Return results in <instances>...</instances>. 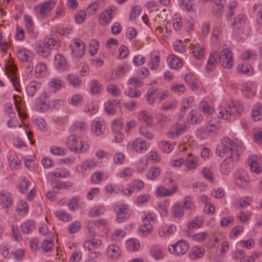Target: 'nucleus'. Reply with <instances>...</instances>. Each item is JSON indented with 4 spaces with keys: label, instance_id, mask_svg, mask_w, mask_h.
Here are the masks:
<instances>
[{
    "label": "nucleus",
    "instance_id": "nucleus-1",
    "mask_svg": "<svg viewBox=\"0 0 262 262\" xmlns=\"http://www.w3.org/2000/svg\"><path fill=\"white\" fill-rule=\"evenodd\" d=\"M216 153L222 157L227 155V157L233 158L235 161L239 159V154L235 148V143L228 137L222 139L221 144L216 149Z\"/></svg>",
    "mask_w": 262,
    "mask_h": 262
},
{
    "label": "nucleus",
    "instance_id": "nucleus-2",
    "mask_svg": "<svg viewBox=\"0 0 262 262\" xmlns=\"http://www.w3.org/2000/svg\"><path fill=\"white\" fill-rule=\"evenodd\" d=\"M243 111V106L238 102H231L228 104L227 108L220 107L217 109L216 114L217 117L227 119L229 118L235 119L239 116Z\"/></svg>",
    "mask_w": 262,
    "mask_h": 262
},
{
    "label": "nucleus",
    "instance_id": "nucleus-3",
    "mask_svg": "<svg viewBox=\"0 0 262 262\" xmlns=\"http://www.w3.org/2000/svg\"><path fill=\"white\" fill-rule=\"evenodd\" d=\"M67 146L71 150L75 152H85L88 148V145L84 144L79 138L74 135L67 139Z\"/></svg>",
    "mask_w": 262,
    "mask_h": 262
},
{
    "label": "nucleus",
    "instance_id": "nucleus-4",
    "mask_svg": "<svg viewBox=\"0 0 262 262\" xmlns=\"http://www.w3.org/2000/svg\"><path fill=\"white\" fill-rule=\"evenodd\" d=\"M56 4V0H46L34 7L35 12L38 17L44 18L47 17V13L55 6Z\"/></svg>",
    "mask_w": 262,
    "mask_h": 262
},
{
    "label": "nucleus",
    "instance_id": "nucleus-5",
    "mask_svg": "<svg viewBox=\"0 0 262 262\" xmlns=\"http://www.w3.org/2000/svg\"><path fill=\"white\" fill-rule=\"evenodd\" d=\"M221 65L226 69L231 68L233 65L232 52L227 48L223 49L218 55Z\"/></svg>",
    "mask_w": 262,
    "mask_h": 262
},
{
    "label": "nucleus",
    "instance_id": "nucleus-6",
    "mask_svg": "<svg viewBox=\"0 0 262 262\" xmlns=\"http://www.w3.org/2000/svg\"><path fill=\"white\" fill-rule=\"evenodd\" d=\"M69 47L73 56L81 57L85 53V43L80 39H73Z\"/></svg>",
    "mask_w": 262,
    "mask_h": 262
},
{
    "label": "nucleus",
    "instance_id": "nucleus-7",
    "mask_svg": "<svg viewBox=\"0 0 262 262\" xmlns=\"http://www.w3.org/2000/svg\"><path fill=\"white\" fill-rule=\"evenodd\" d=\"M188 248V243L184 240L181 239L176 244L169 246L168 250L171 253L179 256L184 254Z\"/></svg>",
    "mask_w": 262,
    "mask_h": 262
},
{
    "label": "nucleus",
    "instance_id": "nucleus-8",
    "mask_svg": "<svg viewBox=\"0 0 262 262\" xmlns=\"http://www.w3.org/2000/svg\"><path fill=\"white\" fill-rule=\"evenodd\" d=\"M102 245V242L99 239L92 238L86 241L83 245V247L85 249L89 250L92 253L95 254L93 258L98 257L100 253L97 251L98 248Z\"/></svg>",
    "mask_w": 262,
    "mask_h": 262
},
{
    "label": "nucleus",
    "instance_id": "nucleus-9",
    "mask_svg": "<svg viewBox=\"0 0 262 262\" xmlns=\"http://www.w3.org/2000/svg\"><path fill=\"white\" fill-rule=\"evenodd\" d=\"M248 163L251 170L255 173L262 172V163L260 159L256 155H252L248 159Z\"/></svg>",
    "mask_w": 262,
    "mask_h": 262
},
{
    "label": "nucleus",
    "instance_id": "nucleus-10",
    "mask_svg": "<svg viewBox=\"0 0 262 262\" xmlns=\"http://www.w3.org/2000/svg\"><path fill=\"white\" fill-rule=\"evenodd\" d=\"M12 202V197L10 193L6 191L0 192V205L4 209H7L8 213L11 207Z\"/></svg>",
    "mask_w": 262,
    "mask_h": 262
},
{
    "label": "nucleus",
    "instance_id": "nucleus-11",
    "mask_svg": "<svg viewBox=\"0 0 262 262\" xmlns=\"http://www.w3.org/2000/svg\"><path fill=\"white\" fill-rule=\"evenodd\" d=\"M116 10L114 6H110L99 15V23L101 25L106 26L112 19V12Z\"/></svg>",
    "mask_w": 262,
    "mask_h": 262
},
{
    "label": "nucleus",
    "instance_id": "nucleus-12",
    "mask_svg": "<svg viewBox=\"0 0 262 262\" xmlns=\"http://www.w3.org/2000/svg\"><path fill=\"white\" fill-rule=\"evenodd\" d=\"M48 97L47 94L42 93L37 98L36 102V109L37 111L43 112L47 110L49 107V104L48 102Z\"/></svg>",
    "mask_w": 262,
    "mask_h": 262
},
{
    "label": "nucleus",
    "instance_id": "nucleus-13",
    "mask_svg": "<svg viewBox=\"0 0 262 262\" xmlns=\"http://www.w3.org/2000/svg\"><path fill=\"white\" fill-rule=\"evenodd\" d=\"M187 129V127L185 123H176L171 126L167 135L170 137L178 136L183 134Z\"/></svg>",
    "mask_w": 262,
    "mask_h": 262
},
{
    "label": "nucleus",
    "instance_id": "nucleus-14",
    "mask_svg": "<svg viewBox=\"0 0 262 262\" xmlns=\"http://www.w3.org/2000/svg\"><path fill=\"white\" fill-rule=\"evenodd\" d=\"M236 161L233 158L227 157L221 165L220 169L221 172L224 174H228L233 167L234 163Z\"/></svg>",
    "mask_w": 262,
    "mask_h": 262
},
{
    "label": "nucleus",
    "instance_id": "nucleus-15",
    "mask_svg": "<svg viewBox=\"0 0 262 262\" xmlns=\"http://www.w3.org/2000/svg\"><path fill=\"white\" fill-rule=\"evenodd\" d=\"M219 118L210 119L206 127L208 133L217 135L221 127V124Z\"/></svg>",
    "mask_w": 262,
    "mask_h": 262
},
{
    "label": "nucleus",
    "instance_id": "nucleus-16",
    "mask_svg": "<svg viewBox=\"0 0 262 262\" xmlns=\"http://www.w3.org/2000/svg\"><path fill=\"white\" fill-rule=\"evenodd\" d=\"M132 145L135 150L140 153L146 150L149 146V144L140 138L135 139L132 143Z\"/></svg>",
    "mask_w": 262,
    "mask_h": 262
},
{
    "label": "nucleus",
    "instance_id": "nucleus-17",
    "mask_svg": "<svg viewBox=\"0 0 262 262\" xmlns=\"http://www.w3.org/2000/svg\"><path fill=\"white\" fill-rule=\"evenodd\" d=\"M0 251L3 256L7 258H10L12 256L16 257V250H13L11 247L6 244H2L0 246Z\"/></svg>",
    "mask_w": 262,
    "mask_h": 262
},
{
    "label": "nucleus",
    "instance_id": "nucleus-18",
    "mask_svg": "<svg viewBox=\"0 0 262 262\" xmlns=\"http://www.w3.org/2000/svg\"><path fill=\"white\" fill-rule=\"evenodd\" d=\"M177 185L173 184L171 189H166L163 186H160L157 189V192L160 196H169L177 191Z\"/></svg>",
    "mask_w": 262,
    "mask_h": 262
},
{
    "label": "nucleus",
    "instance_id": "nucleus-19",
    "mask_svg": "<svg viewBox=\"0 0 262 262\" xmlns=\"http://www.w3.org/2000/svg\"><path fill=\"white\" fill-rule=\"evenodd\" d=\"M199 164L198 158L191 154L188 155L185 161V166L189 169L196 168Z\"/></svg>",
    "mask_w": 262,
    "mask_h": 262
},
{
    "label": "nucleus",
    "instance_id": "nucleus-20",
    "mask_svg": "<svg viewBox=\"0 0 262 262\" xmlns=\"http://www.w3.org/2000/svg\"><path fill=\"white\" fill-rule=\"evenodd\" d=\"M120 249L116 245H110L107 249V253L108 257L111 259H116L120 255Z\"/></svg>",
    "mask_w": 262,
    "mask_h": 262
},
{
    "label": "nucleus",
    "instance_id": "nucleus-21",
    "mask_svg": "<svg viewBox=\"0 0 262 262\" xmlns=\"http://www.w3.org/2000/svg\"><path fill=\"white\" fill-rule=\"evenodd\" d=\"M41 86V84L37 81H33L30 82L26 87V92L28 95L33 96Z\"/></svg>",
    "mask_w": 262,
    "mask_h": 262
},
{
    "label": "nucleus",
    "instance_id": "nucleus-22",
    "mask_svg": "<svg viewBox=\"0 0 262 262\" xmlns=\"http://www.w3.org/2000/svg\"><path fill=\"white\" fill-rule=\"evenodd\" d=\"M192 54L194 58L200 59L203 58L205 55V49L200 45H193L192 47Z\"/></svg>",
    "mask_w": 262,
    "mask_h": 262
},
{
    "label": "nucleus",
    "instance_id": "nucleus-23",
    "mask_svg": "<svg viewBox=\"0 0 262 262\" xmlns=\"http://www.w3.org/2000/svg\"><path fill=\"white\" fill-rule=\"evenodd\" d=\"M37 44L36 47L37 54L43 57H48L51 53L50 49L42 41L38 42Z\"/></svg>",
    "mask_w": 262,
    "mask_h": 262
},
{
    "label": "nucleus",
    "instance_id": "nucleus-24",
    "mask_svg": "<svg viewBox=\"0 0 262 262\" xmlns=\"http://www.w3.org/2000/svg\"><path fill=\"white\" fill-rule=\"evenodd\" d=\"M51 51L57 49L60 46V43L52 37H46L43 41H42Z\"/></svg>",
    "mask_w": 262,
    "mask_h": 262
},
{
    "label": "nucleus",
    "instance_id": "nucleus-25",
    "mask_svg": "<svg viewBox=\"0 0 262 262\" xmlns=\"http://www.w3.org/2000/svg\"><path fill=\"white\" fill-rule=\"evenodd\" d=\"M171 213L172 216L176 219L181 218L184 215L183 208L178 203H175L172 207Z\"/></svg>",
    "mask_w": 262,
    "mask_h": 262
},
{
    "label": "nucleus",
    "instance_id": "nucleus-26",
    "mask_svg": "<svg viewBox=\"0 0 262 262\" xmlns=\"http://www.w3.org/2000/svg\"><path fill=\"white\" fill-rule=\"evenodd\" d=\"M128 217V208L123 206L119 209L117 214V221L118 223L124 222Z\"/></svg>",
    "mask_w": 262,
    "mask_h": 262
},
{
    "label": "nucleus",
    "instance_id": "nucleus-27",
    "mask_svg": "<svg viewBox=\"0 0 262 262\" xmlns=\"http://www.w3.org/2000/svg\"><path fill=\"white\" fill-rule=\"evenodd\" d=\"M17 58L23 61L30 62L32 60V56L31 52L26 49L20 50L17 51Z\"/></svg>",
    "mask_w": 262,
    "mask_h": 262
},
{
    "label": "nucleus",
    "instance_id": "nucleus-28",
    "mask_svg": "<svg viewBox=\"0 0 262 262\" xmlns=\"http://www.w3.org/2000/svg\"><path fill=\"white\" fill-rule=\"evenodd\" d=\"M140 121L145 123L148 126H151L153 125V120L147 111H142L138 116Z\"/></svg>",
    "mask_w": 262,
    "mask_h": 262
},
{
    "label": "nucleus",
    "instance_id": "nucleus-29",
    "mask_svg": "<svg viewBox=\"0 0 262 262\" xmlns=\"http://www.w3.org/2000/svg\"><path fill=\"white\" fill-rule=\"evenodd\" d=\"M35 227V223L32 220L24 222L20 226L21 231L24 233L28 234L32 231Z\"/></svg>",
    "mask_w": 262,
    "mask_h": 262
},
{
    "label": "nucleus",
    "instance_id": "nucleus-30",
    "mask_svg": "<svg viewBox=\"0 0 262 262\" xmlns=\"http://www.w3.org/2000/svg\"><path fill=\"white\" fill-rule=\"evenodd\" d=\"M55 64L58 69L65 70L67 67L66 59L61 54H57L55 56Z\"/></svg>",
    "mask_w": 262,
    "mask_h": 262
},
{
    "label": "nucleus",
    "instance_id": "nucleus-31",
    "mask_svg": "<svg viewBox=\"0 0 262 262\" xmlns=\"http://www.w3.org/2000/svg\"><path fill=\"white\" fill-rule=\"evenodd\" d=\"M167 60L170 67L172 69L180 68L182 65L181 59L173 55H169L167 58Z\"/></svg>",
    "mask_w": 262,
    "mask_h": 262
},
{
    "label": "nucleus",
    "instance_id": "nucleus-32",
    "mask_svg": "<svg viewBox=\"0 0 262 262\" xmlns=\"http://www.w3.org/2000/svg\"><path fill=\"white\" fill-rule=\"evenodd\" d=\"M218 56V54L214 52L210 55V57L208 60L206 69L208 72L212 71L215 67L217 64L216 57Z\"/></svg>",
    "mask_w": 262,
    "mask_h": 262
},
{
    "label": "nucleus",
    "instance_id": "nucleus-33",
    "mask_svg": "<svg viewBox=\"0 0 262 262\" xmlns=\"http://www.w3.org/2000/svg\"><path fill=\"white\" fill-rule=\"evenodd\" d=\"M151 62L149 67L151 70H156L159 67L160 62V55L158 53L152 52L150 55Z\"/></svg>",
    "mask_w": 262,
    "mask_h": 262
},
{
    "label": "nucleus",
    "instance_id": "nucleus-34",
    "mask_svg": "<svg viewBox=\"0 0 262 262\" xmlns=\"http://www.w3.org/2000/svg\"><path fill=\"white\" fill-rule=\"evenodd\" d=\"M47 72V66L45 63H40L37 64L35 68V76L40 78L44 76Z\"/></svg>",
    "mask_w": 262,
    "mask_h": 262
},
{
    "label": "nucleus",
    "instance_id": "nucleus-35",
    "mask_svg": "<svg viewBox=\"0 0 262 262\" xmlns=\"http://www.w3.org/2000/svg\"><path fill=\"white\" fill-rule=\"evenodd\" d=\"M183 5L184 8L190 12H194L198 7V3L195 0H184Z\"/></svg>",
    "mask_w": 262,
    "mask_h": 262
},
{
    "label": "nucleus",
    "instance_id": "nucleus-36",
    "mask_svg": "<svg viewBox=\"0 0 262 262\" xmlns=\"http://www.w3.org/2000/svg\"><path fill=\"white\" fill-rule=\"evenodd\" d=\"M246 20V16L245 15L243 14H239L235 18H234V21L232 22L233 28L234 29H239L245 23Z\"/></svg>",
    "mask_w": 262,
    "mask_h": 262
},
{
    "label": "nucleus",
    "instance_id": "nucleus-37",
    "mask_svg": "<svg viewBox=\"0 0 262 262\" xmlns=\"http://www.w3.org/2000/svg\"><path fill=\"white\" fill-rule=\"evenodd\" d=\"M205 249L202 247H194L190 253L191 259H195L202 257L205 253Z\"/></svg>",
    "mask_w": 262,
    "mask_h": 262
},
{
    "label": "nucleus",
    "instance_id": "nucleus-38",
    "mask_svg": "<svg viewBox=\"0 0 262 262\" xmlns=\"http://www.w3.org/2000/svg\"><path fill=\"white\" fill-rule=\"evenodd\" d=\"M235 183L239 187H245L248 183V177L245 173L239 174L236 178Z\"/></svg>",
    "mask_w": 262,
    "mask_h": 262
},
{
    "label": "nucleus",
    "instance_id": "nucleus-39",
    "mask_svg": "<svg viewBox=\"0 0 262 262\" xmlns=\"http://www.w3.org/2000/svg\"><path fill=\"white\" fill-rule=\"evenodd\" d=\"M103 214H104V207L101 205L91 208L89 212V215L91 217L98 216Z\"/></svg>",
    "mask_w": 262,
    "mask_h": 262
},
{
    "label": "nucleus",
    "instance_id": "nucleus-40",
    "mask_svg": "<svg viewBox=\"0 0 262 262\" xmlns=\"http://www.w3.org/2000/svg\"><path fill=\"white\" fill-rule=\"evenodd\" d=\"M90 90L93 95H97L102 90V85L97 80H94L90 83Z\"/></svg>",
    "mask_w": 262,
    "mask_h": 262
},
{
    "label": "nucleus",
    "instance_id": "nucleus-41",
    "mask_svg": "<svg viewBox=\"0 0 262 262\" xmlns=\"http://www.w3.org/2000/svg\"><path fill=\"white\" fill-rule=\"evenodd\" d=\"M67 79L70 84L74 87L80 86L82 81L78 76L74 75V74H70L68 75Z\"/></svg>",
    "mask_w": 262,
    "mask_h": 262
},
{
    "label": "nucleus",
    "instance_id": "nucleus-42",
    "mask_svg": "<svg viewBox=\"0 0 262 262\" xmlns=\"http://www.w3.org/2000/svg\"><path fill=\"white\" fill-rule=\"evenodd\" d=\"M161 171L159 168L151 167L148 171L146 177L149 180H154L158 177Z\"/></svg>",
    "mask_w": 262,
    "mask_h": 262
},
{
    "label": "nucleus",
    "instance_id": "nucleus-43",
    "mask_svg": "<svg viewBox=\"0 0 262 262\" xmlns=\"http://www.w3.org/2000/svg\"><path fill=\"white\" fill-rule=\"evenodd\" d=\"M185 80L193 90H195L198 89V84L196 81V78L194 76L191 74H187L185 76Z\"/></svg>",
    "mask_w": 262,
    "mask_h": 262
},
{
    "label": "nucleus",
    "instance_id": "nucleus-44",
    "mask_svg": "<svg viewBox=\"0 0 262 262\" xmlns=\"http://www.w3.org/2000/svg\"><path fill=\"white\" fill-rule=\"evenodd\" d=\"M261 104L257 103L253 107L252 111V116L255 121H258L260 119L261 115Z\"/></svg>",
    "mask_w": 262,
    "mask_h": 262
},
{
    "label": "nucleus",
    "instance_id": "nucleus-45",
    "mask_svg": "<svg viewBox=\"0 0 262 262\" xmlns=\"http://www.w3.org/2000/svg\"><path fill=\"white\" fill-rule=\"evenodd\" d=\"M63 85L62 81L57 79H53L50 83V91H52V89L53 92H56L57 90L60 89Z\"/></svg>",
    "mask_w": 262,
    "mask_h": 262
},
{
    "label": "nucleus",
    "instance_id": "nucleus-46",
    "mask_svg": "<svg viewBox=\"0 0 262 262\" xmlns=\"http://www.w3.org/2000/svg\"><path fill=\"white\" fill-rule=\"evenodd\" d=\"M15 67H9L8 68V77L10 79L13 85L15 91H16V75L15 74Z\"/></svg>",
    "mask_w": 262,
    "mask_h": 262
},
{
    "label": "nucleus",
    "instance_id": "nucleus-47",
    "mask_svg": "<svg viewBox=\"0 0 262 262\" xmlns=\"http://www.w3.org/2000/svg\"><path fill=\"white\" fill-rule=\"evenodd\" d=\"M54 245V242L50 239H45L41 244V248L43 252L46 253L50 251Z\"/></svg>",
    "mask_w": 262,
    "mask_h": 262
},
{
    "label": "nucleus",
    "instance_id": "nucleus-48",
    "mask_svg": "<svg viewBox=\"0 0 262 262\" xmlns=\"http://www.w3.org/2000/svg\"><path fill=\"white\" fill-rule=\"evenodd\" d=\"M151 256L156 260L162 259L163 253L161 249L158 246H154L150 250Z\"/></svg>",
    "mask_w": 262,
    "mask_h": 262
},
{
    "label": "nucleus",
    "instance_id": "nucleus-49",
    "mask_svg": "<svg viewBox=\"0 0 262 262\" xmlns=\"http://www.w3.org/2000/svg\"><path fill=\"white\" fill-rule=\"evenodd\" d=\"M132 191L134 190H140L144 186V182L140 180H134L129 184Z\"/></svg>",
    "mask_w": 262,
    "mask_h": 262
},
{
    "label": "nucleus",
    "instance_id": "nucleus-50",
    "mask_svg": "<svg viewBox=\"0 0 262 262\" xmlns=\"http://www.w3.org/2000/svg\"><path fill=\"white\" fill-rule=\"evenodd\" d=\"M81 229V223L79 221L72 222L69 226L68 232L72 234L78 232Z\"/></svg>",
    "mask_w": 262,
    "mask_h": 262
},
{
    "label": "nucleus",
    "instance_id": "nucleus-51",
    "mask_svg": "<svg viewBox=\"0 0 262 262\" xmlns=\"http://www.w3.org/2000/svg\"><path fill=\"white\" fill-rule=\"evenodd\" d=\"M17 211L23 215H26L29 211V205L27 202L21 200L17 206Z\"/></svg>",
    "mask_w": 262,
    "mask_h": 262
},
{
    "label": "nucleus",
    "instance_id": "nucleus-52",
    "mask_svg": "<svg viewBox=\"0 0 262 262\" xmlns=\"http://www.w3.org/2000/svg\"><path fill=\"white\" fill-rule=\"evenodd\" d=\"M199 107L205 114L207 115H210L213 112V109L205 101H201Z\"/></svg>",
    "mask_w": 262,
    "mask_h": 262
},
{
    "label": "nucleus",
    "instance_id": "nucleus-53",
    "mask_svg": "<svg viewBox=\"0 0 262 262\" xmlns=\"http://www.w3.org/2000/svg\"><path fill=\"white\" fill-rule=\"evenodd\" d=\"M55 215L59 219L64 222H69L72 220L71 215L63 210L56 211Z\"/></svg>",
    "mask_w": 262,
    "mask_h": 262
},
{
    "label": "nucleus",
    "instance_id": "nucleus-54",
    "mask_svg": "<svg viewBox=\"0 0 262 262\" xmlns=\"http://www.w3.org/2000/svg\"><path fill=\"white\" fill-rule=\"evenodd\" d=\"M177 106V101L172 99L165 102L161 106V109L163 111H167L175 108Z\"/></svg>",
    "mask_w": 262,
    "mask_h": 262
},
{
    "label": "nucleus",
    "instance_id": "nucleus-55",
    "mask_svg": "<svg viewBox=\"0 0 262 262\" xmlns=\"http://www.w3.org/2000/svg\"><path fill=\"white\" fill-rule=\"evenodd\" d=\"M92 129L97 135L103 134L102 124L99 120H94L92 123Z\"/></svg>",
    "mask_w": 262,
    "mask_h": 262
},
{
    "label": "nucleus",
    "instance_id": "nucleus-56",
    "mask_svg": "<svg viewBox=\"0 0 262 262\" xmlns=\"http://www.w3.org/2000/svg\"><path fill=\"white\" fill-rule=\"evenodd\" d=\"M19 184V190L20 193H24L27 191L29 184L30 182L25 178H20Z\"/></svg>",
    "mask_w": 262,
    "mask_h": 262
},
{
    "label": "nucleus",
    "instance_id": "nucleus-57",
    "mask_svg": "<svg viewBox=\"0 0 262 262\" xmlns=\"http://www.w3.org/2000/svg\"><path fill=\"white\" fill-rule=\"evenodd\" d=\"M71 130L75 132L78 129L81 132H85L87 129V126L85 122L82 121H76L75 124L71 127Z\"/></svg>",
    "mask_w": 262,
    "mask_h": 262
},
{
    "label": "nucleus",
    "instance_id": "nucleus-58",
    "mask_svg": "<svg viewBox=\"0 0 262 262\" xmlns=\"http://www.w3.org/2000/svg\"><path fill=\"white\" fill-rule=\"evenodd\" d=\"M152 229V224L143 225L140 226L139 230L143 236H146L149 234Z\"/></svg>",
    "mask_w": 262,
    "mask_h": 262
},
{
    "label": "nucleus",
    "instance_id": "nucleus-59",
    "mask_svg": "<svg viewBox=\"0 0 262 262\" xmlns=\"http://www.w3.org/2000/svg\"><path fill=\"white\" fill-rule=\"evenodd\" d=\"M125 94L126 96L130 98L138 97L141 95V92L140 91L132 88H128L126 90Z\"/></svg>",
    "mask_w": 262,
    "mask_h": 262
},
{
    "label": "nucleus",
    "instance_id": "nucleus-60",
    "mask_svg": "<svg viewBox=\"0 0 262 262\" xmlns=\"http://www.w3.org/2000/svg\"><path fill=\"white\" fill-rule=\"evenodd\" d=\"M16 153L13 151L8 156V161L9 162V166L12 170L16 169Z\"/></svg>",
    "mask_w": 262,
    "mask_h": 262
},
{
    "label": "nucleus",
    "instance_id": "nucleus-61",
    "mask_svg": "<svg viewBox=\"0 0 262 262\" xmlns=\"http://www.w3.org/2000/svg\"><path fill=\"white\" fill-rule=\"evenodd\" d=\"M140 135L148 140H152L154 138V135L150 133L144 126H142L139 128Z\"/></svg>",
    "mask_w": 262,
    "mask_h": 262
},
{
    "label": "nucleus",
    "instance_id": "nucleus-62",
    "mask_svg": "<svg viewBox=\"0 0 262 262\" xmlns=\"http://www.w3.org/2000/svg\"><path fill=\"white\" fill-rule=\"evenodd\" d=\"M90 53L92 56H94L97 52L99 49V42L95 40H92L90 43Z\"/></svg>",
    "mask_w": 262,
    "mask_h": 262
},
{
    "label": "nucleus",
    "instance_id": "nucleus-63",
    "mask_svg": "<svg viewBox=\"0 0 262 262\" xmlns=\"http://www.w3.org/2000/svg\"><path fill=\"white\" fill-rule=\"evenodd\" d=\"M141 12V9L137 6H133L132 8L130 15L129 20H133L136 19V17L140 15Z\"/></svg>",
    "mask_w": 262,
    "mask_h": 262
},
{
    "label": "nucleus",
    "instance_id": "nucleus-64",
    "mask_svg": "<svg viewBox=\"0 0 262 262\" xmlns=\"http://www.w3.org/2000/svg\"><path fill=\"white\" fill-rule=\"evenodd\" d=\"M208 236V233L206 232H203L195 234L192 237L193 241L198 242H201L205 241Z\"/></svg>",
    "mask_w": 262,
    "mask_h": 262
}]
</instances>
